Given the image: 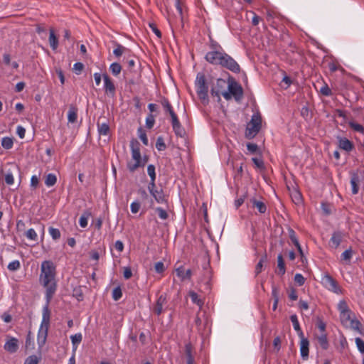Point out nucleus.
<instances>
[{"label":"nucleus","instance_id":"obj_1","mask_svg":"<svg viewBox=\"0 0 364 364\" xmlns=\"http://www.w3.org/2000/svg\"><path fill=\"white\" fill-rule=\"evenodd\" d=\"M55 275L56 267L53 262L50 260L43 261L41 266L39 282L46 289V304L43 308L42 321L38 333V343L39 346H43L46 343L48 336L50 320L49 304L57 289Z\"/></svg>","mask_w":364,"mask_h":364},{"label":"nucleus","instance_id":"obj_2","mask_svg":"<svg viewBox=\"0 0 364 364\" xmlns=\"http://www.w3.org/2000/svg\"><path fill=\"white\" fill-rule=\"evenodd\" d=\"M209 63L213 65L220 66L234 73H239L240 72V65L232 57L225 52L222 53L214 60H211V62Z\"/></svg>","mask_w":364,"mask_h":364},{"label":"nucleus","instance_id":"obj_3","mask_svg":"<svg viewBox=\"0 0 364 364\" xmlns=\"http://www.w3.org/2000/svg\"><path fill=\"white\" fill-rule=\"evenodd\" d=\"M228 90L223 92V97L226 100H230L232 97L237 102H240L243 98V88L234 77H229L228 80Z\"/></svg>","mask_w":364,"mask_h":364},{"label":"nucleus","instance_id":"obj_4","mask_svg":"<svg viewBox=\"0 0 364 364\" xmlns=\"http://www.w3.org/2000/svg\"><path fill=\"white\" fill-rule=\"evenodd\" d=\"M195 87L197 95L201 102L206 105L209 103L208 85L203 73H198L195 81Z\"/></svg>","mask_w":364,"mask_h":364},{"label":"nucleus","instance_id":"obj_5","mask_svg":"<svg viewBox=\"0 0 364 364\" xmlns=\"http://www.w3.org/2000/svg\"><path fill=\"white\" fill-rule=\"evenodd\" d=\"M130 148L132 151V158L135 161L134 164L128 163L127 168L130 172H134L139 167H143L146 164V161H142L140 153V144L136 139H132L130 141Z\"/></svg>","mask_w":364,"mask_h":364},{"label":"nucleus","instance_id":"obj_6","mask_svg":"<svg viewBox=\"0 0 364 364\" xmlns=\"http://www.w3.org/2000/svg\"><path fill=\"white\" fill-rule=\"evenodd\" d=\"M262 126V118L258 114H253L250 122L247 124L245 137L251 139L254 138L259 132Z\"/></svg>","mask_w":364,"mask_h":364},{"label":"nucleus","instance_id":"obj_7","mask_svg":"<svg viewBox=\"0 0 364 364\" xmlns=\"http://www.w3.org/2000/svg\"><path fill=\"white\" fill-rule=\"evenodd\" d=\"M322 285L328 291L335 294H342V290L336 279L332 277L330 274H325L321 279Z\"/></svg>","mask_w":364,"mask_h":364},{"label":"nucleus","instance_id":"obj_8","mask_svg":"<svg viewBox=\"0 0 364 364\" xmlns=\"http://www.w3.org/2000/svg\"><path fill=\"white\" fill-rule=\"evenodd\" d=\"M209 48L210 50L205 55V59L208 63L211 62V60H214L222 53L225 52L222 46L217 41L213 39H210V41Z\"/></svg>","mask_w":364,"mask_h":364},{"label":"nucleus","instance_id":"obj_9","mask_svg":"<svg viewBox=\"0 0 364 364\" xmlns=\"http://www.w3.org/2000/svg\"><path fill=\"white\" fill-rule=\"evenodd\" d=\"M228 82L223 78H218L215 84H213L210 89V94L213 97L218 98V102L220 101V95L225 92Z\"/></svg>","mask_w":364,"mask_h":364},{"label":"nucleus","instance_id":"obj_10","mask_svg":"<svg viewBox=\"0 0 364 364\" xmlns=\"http://www.w3.org/2000/svg\"><path fill=\"white\" fill-rule=\"evenodd\" d=\"M4 348L10 353H16L18 349V340L16 338L7 336V341L4 346Z\"/></svg>","mask_w":364,"mask_h":364},{"label":"nucleus","instance_id":"obj_11","mask_svg":"<svg viewBox=\"0 0 364 364\" xmlns=\"http://www.w3.org/2000/svg\"><path fill=\"white\" fill-rule=\"evenodd\" d=\"M167 303L166 296L165 294H161L156 299V303L153 306L152 311L153 312L159 316L163 312V307Z\"/></svg>","mask_w":364,"mask_h":364},{"label":"nucleus","instance_id":"obj_12","mask_svg":"<svg viewBox=\"0 0 364 364\" xmlns=\"http://www.w3.org/2000/svg\"><path fill=\"white\" fill-rule=\"evenodd\" d=\"M103 79H104V88L105 92L110 95L111 97H114L115 95V90L116 87L114 85V82L111 80V78L109 77L108 75L104 74L103 75Z\"/></svg>","mask_w":364,"mask_h":364},{"label":"nucleus","instance_id":"obj_13","mask_svg":"<svg viewBox=\"0 0 364 364\" xmlns=\"http://www.w3.org/2000/svg\"><path fill=\"white\" fill-rule=\"evenodd\" d=\"M321 214L322 216L328 217L331 215L335 214L336 209L333 203H330L328 202H322L321 203Z\"/></svg>","mask_w":364,"mask_h":364},{"label":"nucleus","instance_id":"obj_14","mask_svg":"<svg viewBox=\"0 0 364 364\" xmlns=\"http://www.w3.org/2000/svg\"><path fill=\"white\" fill-rule=\"evenodd\" d=\"M176 274L181 281L191 280L192 271L190 269L186 270L185 268L181 265L176 269Z\"/></svg>","mask_w":364,"mask_h":364},{"label":"nucleus","instance_id":"obj_15","mask_svg":"<svg viewBox=\"0 0 364 364\" xmlns=\"http://www.w3.org/2000/svg\"><path fill=\"white\" fill-rule=\"evenodd\" d=\"M338 146L347 152L351 151L354 148L353 143L346 137H338Z\"/></svg>","mask_w":364,"mask_h":364},{"label":"nucleus","instance_id":"obj_16","mask_svg":"<svg viewBox=\"0 0 364 364\" xmlns=\"http://www.w3.org/2000/svg\"><path fill=\"white\" fill-rule=\"evenodd\" d=\"M160 102L162 107H164L165 113H168L171 119L178 117L176 112H174L171 104L170 103L169 100L167 98L163 97Z\"/></svg>","mask_w":364,"mask_h":364},{"label":"nucleus","instance_id":"obj_17","mask_svg":"<svg viewBox=\"0 0 364 364\" xmlns=\"http://www.w3.org/2000/svg\"><path fill=\"white\" fill-rule=\"evenodd\" d=\"M300 338H301V341H300L301 356L302 357V358L304 360H306L308 358V356H309V342L307 338H304V336H303V337H300Z\"/></svg>","mask_w":364,"mask_h":364},{"label":"nucleus","instance_id":"obj_18","mask_svg":"<svg viewBox=\"0 0 364 364\" xmlns=\"http://www.w3.org/2000/svg\"><path fill=\"white\" fill-rule=\"evenodd\" d=\"M171 124L173 130L176 136L182 137L185 134V130L182 127L178 117L171 119Z\"/></svg>","mask_w":364,"mask_h":364},{"label":"nucleus","instance_id":"obj_19","mask_svg":"<svg viewBox=\"0 0 364 364\" xmlns=\"http://www.w3.org/2000/svg\"><path fill=\"white\" fill-rule=\"evenodd\" d=\"M150 194L158 203H167V199L162 188L155 189Z\"/></svg>","mask_w":364,"mask_h":364},{"label":"nucleus","instance_id":"obj_20","mask_svg":"<svg viewBox=\"0 0 364 364\" xmlns=\"http://www.w3.org/2000/svg\"><path fill=\"white\" fill-rule=\"evenodd\" d=\"M348 327L364 335V326L355 316L349 321Z\"/></svg>","mask_w":364,"mask_h":364},{"label":"nucleus","instance_id":"obj_21","mask_svg":"<svg viewBox=\"0 0 364 364\" xmlns=\"http://www.w3.org/2000/svg\"><path fill=\"white\" fill-rule=\"evenodd\" d=\"M326 323L321 321H320V331L323 332L325 331ZM320 346L323 349H327L328 348V342L327 340V337L326 334L321 333L320 334Z\"/></svg>","mask_w":364,"mask_h":364},{"label":"nucleus","instance_id":"obj_22","mask_svg":"<svg viewBox=\"0 0 364 364\" xmlns=\"http://www.w3.org/2000/svg\"><path fill=\"white\" fill-rule=\"evenodd\" d=\"M250 202L253 208L257 209L259 213L263 214L267 211V205L264 202L258 200L255 198H250Z\"/></svg>","mask_w":364,"mask_h":364},{"label":"nucleus","instance_id":"obj_23","mask_svg":"<svg viewBox=\"0 0 364 364\" xmlns=\"http://www.w3.org/2000/svg\"><path fill=\"white\" fill-rule=\"evenodd\" d=\"M185 354L187 358V364H194L193 346L190 342L185 345Z\"/></svg>","mask_w":364,"mask_h":364},{"label":"nucleus","instance_id":"obj_24","mask_svg":"<svg viewBox=\"0 0 364 364\" xmlns=\"http://www.w3.org/2000/svg\"><path fill=\"white\" fill-rule=\"evenodd\" d=\"M343 234L340 231L334 232L330 240L331 246L334 248H337L341 242Z\"/></svg>","mask_w":364,"mask_h":364},{"label":"nucleus","instance_id":"obj_25","mask_svg":"<svg viewBox=\"0 0 364 364\" xmlns=\"http://www.w3.org/2000/svg\"><path fill=\"white\" fill-rule=\"evenodd\" d=\"M77 108L75 105H70L68 112V120L70 123H75L77 121Z\"/></svg>","mask_w":364,"mask_h":364},{"label":"nucleus","instance_id":"obj_26","mask_svg":"<svg viewBox=\"0 0 364 364\" xmlns=\"http://www.w3.org/2000/svg\"><path fill=\"white\" fill-rule=\"evenodd\" d=\"M359 182L360 178L357 173H353L350 178V184L352 186V193L355 195L358 193L359 191Z\"/></svg>","mask_w":364,"mask_h":364},{"label":"nucleus","instance_id":"obj_27","mask_svg":"<svg viewBox=\"0 0 364 364\" xmlns=\"http://www.w3.org/2000/svg\"><path fill=\"white\" fill-rule=\"evenodd\" d=\"M354 314L352 313V311L350 310L348 311L341 313L340 314V320L341 323L345 326H348L349 321L353 318L351 316Z\"/></svg>","mask_w":364,"mask_h":364},{"label":"nucleus","instance_id":"obj_28","mask_svg":"<svg viewBox=\"0 0 364 364\" xmlns=\"http://www.w3.org/2000/svg\"><path fill=\"white\" fill-rule=\"evenodd\" d=\"M49 44L53 50H56L58 46V38L55 34V31L53 28L50 29L49 32Z\"/></svg>","mask_w":364,"mask_h":364},{"label":"nucleus","instance_id":"obj_29","mask_svg":"<svg viewBox=\"0 0 364 364\" xmlns=\"http://www.w3.org/2000/svg\"><path fill=\"white\" fill-rule=\"evenodd\" d=\"M290 320L293 324L294 330L298 333L299 336L303 337L304 333L300 327L297 316L296 314L291 315L290 316Z\"/></svg>","mask_w":364,"mask_h":364},{"label":"nucleus","instance_id":"obj_30","mask_svg":"<svg viewBox=\"0 0 364 364\" xmlns=\"http://www.w3.org/2000/svg\"><path fill=\"white\" fill-rule=\"evenodd\" d=\"M114 45L116 47L113 50V54L117 57L119 58L122 55L123 53H125L127 51H129V50L117 42H114Z\"/></svg>","mask_w":364,"mask_h":364},{"label":"nucleus","instance_id":"obj_31","mask_svg":"<svg viewBox=\"0 0 364 364\" xmlns=\"http://www.w3.org/2000/svg\"><path fill=\"white\" fill-rule=\"evenodd\" d=\"M98 132L100 135H107L109 132V126L107 122H100V120L97 123Z\"/></svg>","mask_w":364,"mask_h":364},{"label":"nucleus","instance_id":"obj_32","mask_svg":"<svg viewBox=\"0 0 364 364\" xmlns=\"http://www.w3.org/2000/svg\"><path fill=\"white\" fill-rule=\"evenodd\" d=\"M277 267L279 268L277 274L284 275L286 272V268L283 257L281 254H279L277 257Z\"/></svg>","mask_w":364,"mask_h":364},{"label":"nucleus","instance_id":"obj_33","mask_svg":"<svg viewBox=\"0 0 364 364\" xmlns=\"http://www.w3.org/2000/svg\"><path fill=\"white\" fill-rule=\"evenodd\" d=\"M267 261V254H264V255H262L259 261L258 262V263L257 264V265L255 267V276H257L260 272H262V268L264 266V263L266 262Z\"/></svg>","mask_w":364,"mask_h":364},{"label":"nucleus","instance_id":"obj_34","mask_svg":"<svg viewBox=\"0 0 364 364\" xmlns=\"http://www.w3.org/2000/svg\"><path fill=\"white\" fill-rule=\"evenodd\" d=\"M189 296H190L191 301L193 304H196L200 308H201L203 306L204 302L201 299L199 298L197 293H196L194 291H190Z\"/></svg>","mask_w":364,"mask_h":364},{"label":"nucleus","instance_id":"obj_35","mask_svg":"<svg viewBox=\"0 0 364 364\" xmlns=\"http://www.w3.org/2000/svg\"><path fill=\"white\" fill-rule=\"evenodd\" d=\"M13 138L5 136L1 139V146L5 149H10L13 147Z\"/></svg>","mask_w":364,"mask_h":364},{"label":"nucleus","instance_id":"obj_36","mask_svg":"<svg viewBox=\"0 0 364 364\" xmlns=\"http://www.w3.org/2000/svg\"><path fill=\"white\" fill-rule=\"evenodd\" d=\"M57 182L56 176L54 173H48L45 180V184L50 187L54 186Z\"/></svg>","mask_w":364,"mask_h":364},{"label":"nucleus","instance_id":"obj_37","mask_svg":"<svg viewBox=\"0 0 364 364\" xmlns=\"http://www.w3.org/2000/svg\"><path fill=\"white\" fill-rule=\"evenodd\" d=\"M291 199L293 200V202L296 204V205H299V204H301L302 203V196H301V194L300 192H299L298 191L296 190H294L291 193Z\"/></svg>","mask_w":364,"mask_h":364},{"label":"nucleus","instance_id":"obj_38","mask_svg":"<svg viewBox=\"0 0 364 364\" xmlns=\"http://www.w3.org/2000/svg\"><path fill=\"white\" fill-rule=\"evenodd\" d=\"M109 70L112 72V75L117 76L120 73L122 70V66L118 63H113L110 65Z\"/></svg>","mask_w":364,"mask_h":364},{"label":"nucleus","instance_id":"obj_39","mask_svg":"<svg viewBox=\"0 0 364 364\" xmlns=\"http://www.w3.org/2000/svg\"><path fill=\"white\" fill-rule=\"evenodd\" d=\"M23 235L31 240L36 241L38 239L37 233L36 232L35 230L33 228H30L27 231H26Z\"/></svg>","mask_w":364,"mask_h":364},{"label":"nucleus","instance_id":"obj_40","mask_svg":"<svg viewBox=\"0 0 364 364\" xmlns=\"http://www.w3.org/2000/svg\"><path fill=\"white\" fill-rule=\"evenodd\" d=\"M352 255H353L352 249L349 248V249L345 250L341 254V259L345 261V262H347L348 263H350V259L352 258Z\"/></svg>","mask_w":364,"mask_h":364},{"label":"nucleus","instance_id":"obj_41","mask_svg":"<svg viewBox=\"0 0 364 364\" xmlns=\"http://www.w3.org/2000/svg\"><path fill=\"white\" fill-rule=\"evenodd\" d=\"M349 127L354 131L363 133L364 132V127L363 125L356 123L353 121H350L348 122Z\"/></svg>","mask_w":364,"mask_h":364},{"label":"nucleus","instance_id":"obj_42","mask_svg":"<svg viewBox=\"0 0 364 364\" xmlns=\"http://www.w3.org/2000/svg\"><path fill=\"white\" fill-rule=\"evenodd\" d=\"M48 230H49V233H50L51 237L54 240H57L60 238L61 234H60V230L58 228L50 227Z\"/></svg>","mask_w":364,"mask_h":364},{"label":"nucleus","instance_id":"obj_43","mask_svg":"<svg viewBox=\"0 0 364 364\" xmlns=\"http://www.w3.org/2000/svg\"><path fill=\"white\" fill-rule=\"evenodd\" d=\"M155 124V118L154 115L151 113L149 114L146 118V128L151 129L153 128Z\"/></svg>","mask_w":364,"mask_h":364},{"label":"nucleus","instance_id":"obj_44","mask_svg":"<svg viewBox=\"0 0 364 364\" xmlns=\"http://www.w3.org/2000/svg\"><path fill=\"white\" fill-rule=\"evenodd\" d=\"M156 147L158 151H164L166 149V145L164 143V138L162 136H158L156 142Z\"/></svg>","mask_w":364,"mask_h":364},{"label":"nucleus","instance_id":"obj_45","mask_svg":"<svg viewBox=\"0 0 364 364\" xmlns=\"http://www.w3.org/2000/svg\"><path fill=\"white\" fill-rule=\"evenodd\" d=\"M138 133H139V137L141 140L142 143L144 145L147 146L148 145V138H147L145 131L141 127H139L138 129Z\"/></svg>","mask_w":364,"mask_h":364},{"label":"nucleus","instance_id":"obj_46","mask_svg":"<svg viewBox=\"0 0 364 364\" xmlns=\"http://www.w3.org/2000/svg\"><path fill=\"white\" fill-rule=\"evenodd\" d=\"M20 267H21V264L18 260H14V261L11 262L7 266L8 269L11 272L16 271L18 269H20Z\"/></svg>","mask_w":364,"mask_h":364},{"label":"nucleus","instance_id":"obj_47","mask_svg":"<svg viewBox=\"0 0 364 364\" xmlns=\"http://www.w3.org/2000/svg\"><path fill=\"white\" fill-rule=\"evenodd\" d=\"M338 309L340 314L344 313V312H346V311H348L350 310L345 300H341L339 301V303L338 304Z\"/></svg>","mask_w":364,"mask_h":364},{"label":"nucleus","instance_id":"obj_48","mask_svg":"<svg viewBox=\"0 0 364 364\" xmlns=\"http://www.w3.org/2000/svg\"><path fill=\"white\" fill-rule=\"evenodd\" d=\"M90 215V213H85L80 216L79 220V224L81 228H84L87 225V219Z\"/></svg>","mask_w":364,"mask_h":364},{"label":"nucleus","instance_id":"obj_49","mask_svg":"<svg viewBox=\"0 0 364 364\" xmlns=\"http://www.w3.org/2000/svg\"><path fill=\"white\" fill-rule=\"evenodd\" d=\"M122 296V291L120 287H115L112 291V299L114 301H118Z\"/></svg>","mask_w":364,"mask_h":364},{"label":"nucleus","instance_id":"obj_50","mask_svg":"<svg viewBox=\"0 0 364 364\" xmlns=\"http://www.w3.org/2000/svg\"><path fill=\"white\" fill-rule=\"evenodd\" d=\"M70 339L73 346H77L80 344L82 339V336L80 333H75L70 336Z\"/></svg>","mask_w":364,"mask_h":364},{"label":"nucleus","instance_id":"obj_51","mask_svg":"<svg viewBox=\"0 0 364 364\" xmlns=\"http://www.w3.org/2000/svg\"><path fill=\"white\" fill-rule=\"evenodd\" d=\"M320 93L325 96H331L332 91L328 85L325 83L324 85L320 88Z\"/></svg>","mask_w":364,"mask_h":364},{"label":"nucleus","instance_id":"obj_52","mask_svg":"<svg viewBox=\"0 0 364 364\" xmlns=\"http://www.w3.org/2000/svg\"><path fill=\"white\" fill-rule=\"evenodd\" d=\"M147 173L150 176V180H156L155 166L153 164H149L147 167Z\"/></svg>","mask_w":364,"mask_h":364},{"label":"nucleus","instance_id":"obj_53","mask_svg":"<svg viewBox=\"0 0 364 364\" xmlns=\"http://www.w3.org/2000/svg\"><path fill=\"white\" fill-rule=\"evenodd\" d=\"M156 212L158 213L159 217L162 220H166L168 218V213L162 208L158 207L156 208Z\"/></svg>","mask_w":364,"mask_h":364},{"label":"nucleus","instance_id":"obj_54","mask_svg":"<svg viewBox=\"0 0 364 364\" xmlns=\"http://www.w3.org/2000/svg\"><path fill=\"white\" fill-rule=\"evenodd\" d=\"M84 68L83 63L77 62L73 65V70L77 75H80Z\"/></svg>","mask_w":364,"mask_h":364},{"label":"nucleus","instance_id":"obj_55","mask_svg":"<svg viewBox=\"0 0 364 364\" xmlns=\"http://www.w3.org/2000/svg\"><path fill=\"white\" fill-rule=\"evenodd\" d=\"M272 296L274 301H279V290L274 285L272 287Z\"/></svg>","mask_w":364,"mask_h":364},{"label":"nucleus","instance_id":"obj_56","mask_svg":"<svg viewBox=\"0 0 364 364\" xmlns=\"http://www.w3.org/2000/svg\"><path fill=\"white\" fill-rule=\"evenodd\" d=\"M155 271L159 273H163L165 270L164 264L163 262H157L154 265Z\"/></svg>","mask_w":364,"mask_h":364},{"label":"nucleus","instance_id":"obj_57","mask_svg":"<svg viewBox=\"0 0 364 364\" xmlns=\"http://www.w3.org/2000/svg\"><path fill=\"white\" fill-rule=\"evenodd\" d=\"M16 230L18 232H26V224L25 223L19 220L16 223Z\"/></svg>","mask_w":364,"mask_h":364},{"label":"nucleus","instance_id":"obj_58","mask_svg":"<svg viewBox=\"0 0 364 364\" xmlns=\"http://www.w3.org/2000/svg\"><path fill=\"white\" fill-rule=\"evenodd\" d=\"M141 208V204L139 201H134L130 205L131 211L132 213H136L139 212Z\"/></svg>","mask_w":364,"mask_h":364},{"label":"nucleus","instance_id":"obj_59","mask_svg":"<svg viewBox=\"0 0 364 364\" xmlns=\"http://www.w3.org/2000/svg\"><path fill=\"white\" fill-rule=\"evenodd\" d=\"M252 161L255 164L257 168L259 169H264V164L262 159L254 157L252 159Z\"/></svg>","mask_w":364,"mask_h":364},{"label":"nucleus","instance_id":"obj_60","mask_svg":"<svg viewBox=\"0 0 364 364\" xmlns=\"http://www.w3.org/2000/svg\"><path fill=\"white\" fill-rule=\"evenodd\" d=\"M355 343L359 351L364 353V341L360 338H356Z\"/></svg>","mask_w":364,"mask_h":364},{"label":"nucleus","instance_id":"obj_61","mask_svg":"<svg viewBox=\"0 0 364 364\" xmlns=\"http://www.w3.org/2000/svg\"><path fill=\"white\" fill-rule=\"evenodd\" d=\"M294 282L299 285L302 286L304 284L305 279L301 274H296L294 276Z\"/></svg>","mask_w":364,"mask_h":364},{"label":"nucleus","instance_id":"obj_62","mask_svg":"<svg viewBox=\"0 0 364 364\" xmlns=\"http://www.w3.org/2000/svg\"><path fill=\"white\" fill-rule=\"evenodd\" d=\"M38 360L36 355H30L26 359L24 364H38Z\"/></svg>","mask_w":364,"mask_h":364},{"label":"nucleus","instance_id":"obj_63","mask_svg":"<svg viewBox=\"0 0 364 364\" xmlns=\"http://www.w3.org/2000/svg\"><path fill=\"white\" fill-rule=\"evenodd\" d=\"M1 318L5 322V323H10L12 321V316L9 312H4L1 315Z\"/></svg>","mask_w":364,"mask_h":364},{"label":"nucleus","instance_id":"obj_64","mask_svg":"<svg viewBox=\"0 0 364 364\" xmlns=\"http://www.w3.org/2000/svg\"><path fill=\"white\" fill-rule=\"evenodd\" d=\"M247 149L250 153L255 154L258 150V146L256 144L248 143L247 144Z\"/></svg>","mask_w":364,"mask_h":364}]
</instances>
